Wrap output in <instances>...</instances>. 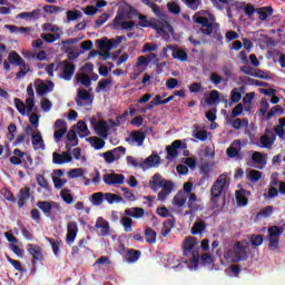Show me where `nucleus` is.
<instances>
[{"label": "nucleus", "mask_w": 285, "mask_h": 285, "mask_svg": "<svg viewBox=\"0 0 285 285\" xmlns=\"http://www.w3.org/2000/svg\"><path fill=\"white\" fill-rule=\"evenodd\" d=\"M183 257L188 268L197 271L200 261L199 247L196 237L187 236L183 242Z\"/></svg>", "instance_id": "obj_1"}, {"label": "nucleus", "mask_w": 285, "mask_h": 285, "mask_svg": "<svg viewBox=\"0 0 285 285\" xmlns=\"http://www.w3.org/2000/svg\"><path fill=\"white\" fill-rule=\"evenodd\" d=\"M138 19L140 20L138 22V26L140 28H151L154 30H157L158 35L160 36L167 35L166 30H168L169 32L173 31V27L166 20H159L156 18H150L148 20L147 16H142V14L138 16Z\"/></svg>", "instance_id": "obj_2"}, {"label": "nucleus", "mask_w": 285, "mask_h": 285, "mask_svg": "<svg viewBox=\"0 0 285 285\" xmlns=\"http://www.w3.org/2000/svg\"><path fill=\"white\" fill-rule=\"evenodd\" d=\"M248 249L249 242L248 240H238L234 244V250L232 256V262L237 264L239 262H246L248 259Z\"/></svg>", "instance_id": "obj_3"}, {"label": "nucleus", "mask_w": 285, "mask_h": 285, "mask_svg": "<svg viewBox=\"0 0 285 285\" xmlns=\"http://www.w3.org/2000/svg\"><path fill=\"white\" fill-rule=\"evenodd\" d=\"M149 187L154 191H157L158 188H163V191L170 194L173 188L175 187V184L164 179L160 174H156L154 175V177H151V180L149 181Z\"/></svg>", "instance_id": "obj_4"}, {"label": "nucleus", "mask_w": 285, "mask_h": 285, "mask_svg": "<svg viewBox=\"0 0 285 285\" xmlns=\"http://www.w3.org/2000/svg\"><path fill=\"white\" fill-rule=\"evenodd\" d=\"M284 234V227L282 226H271L268 228V240H269V249L271 250H277L278 244H279V236Z\"/></svg>", "instance_id": "obj_5"}, {"label": "nucleus", "mask_w": 285, "mask_h": 285, "mask_svg": "<svg viewBox=\"0 0 285 285\" xmlns=\"http://www.w3.org/2000/svg\"><path fill=\"white\" fill-rule=\"evenodd\" d=\"M215 18H206V17H197L194 18L195 23L200 24V32L205 36H210L214 32V23Z\"/></svg>", "instance_id": "obj_6"}, {"label": "nucleus", "mask_w": 285, "mask_h": 285, "mask_svg": "<svg viewBox=\"0 0 285 285\" xmlns=\"http://www.w3.org/2000/svg\"><path fill=\"white\" fill-rule=\"evenodd\" d=\"M36 92L39 97H45L46 95L53 91L55 83L51 80H47L46 82L43 80H36Z\"/></svg>", "instance_id": "obj_7"}, {"label": "nucleus", "mask_w": 285, "mask_h": 285, "mask_svg": "<svg viewBox=\"0 0 285 285\" xmlns=\"http://www.w3.org/2000/svg\"><path fill=\"white\" fill-rule=\"evenodd\" d=\"M185 149L187 148V144H183L181 140H174L170 146L166 148L167 151V159L173 160L175 158L179 157L178 149Z\"/></svg>", "instance_id": "obj_8"}, {"label": "nucleus", "mask_w": 285, "mask_h": 285, "mask_svg": "<svg viewBox=\"0 0 285 285\" xmlns=\"http://www.w3.org/2000/svg\"><path fill=\"white\" fill-rule=\"evenodd\" d=\"M226 184H227V177L225 175L218 176V178L216 179L215 184L210 189V195L214 198H219L222 196L224 188L226 187Z\"/></svg>", "instance_id": "obj_9"}, {"label": "nucleus", "mask_w": 285, "mask_h": 285, "mask_svg": "<svg viewBox=\"0 0 285 285\" xmlns=\"http://www.w3.org/2000/svg\"><path fill=\"white\" fill-rule=\"evenodd\" d=\"M160 156L158 154H150L144 161L139 164L141 170H149L160 165Z\"/></svg>", "instance_id": "obj_10"}, {"label": "nucleus", "mask_w": 285, "mask_h": 285, "mask_svg": "<svg viewBox=\"0 0 285 285\" xmlns=\"http://www.w3.org/2000/svg\"><path fill=\"white\" fill-rule=\"evenodd\" d=\"M92 101L94 98L87 89H79L77 91V97L75 98V102L77 104V106L85 107L91 105Z\"/></svg>", "instance_id": "obj_11"}, {"label": "nucleus", "mask_w": 285, "mask_h": 285, "mask_svg": "<svg viewBox=\"0 0 285 285\" xmlns=\"http://www.w3.org/2000/svg\"><path fill=\"white\" fill-rule=\"evenodd\" d=\"M240 151H242V142L239 139H237L232 142L229 148H227L226 155L230 159H236V160L240 161L243 158V154H240Z\"/></svg>", "instance_id": "obj_12"}, {"label": "nucleus", "mask_w": 285, "mask_h": 285, "mask_svg": "<svg viewBox=\"0 0 285 285\" xmlns=\"http://www.w3.org/2000/svg\"><path fill=\"white\" fill-rule=\"evenodd\" d=\"M76 72V66L68 60H62L61 78L65 81H71Z\"/></svg>", "instance_id": "obj_13"}, {"label": "nucleus", "mask_w": 285, "mask_h": 285, "mask_svg": "<svg viewBox=\"0 0 285 285\" xmlns=\"http://www.w3.org/2000/svg\"><path fill=\"white\" fill-rule=\"evenodd\" d=\"M168 50H171V57L175 60H178L180 62H186L188 60V53L185 49H179L178 47H164V52H167Z\"/></svg>", "instance_id": "obj_14"}, {"label": "nucleus", "mask_w": 285, "mask_h": 285, "mask_svg": "<svg viewBox=\"0 0 285 285\" xmlns=\"http://www.w3.org/2000/svg\"><path fill=\"white\" fill-rule=\"evenodd\" d=\"M102 180L107 186L122 185L125 176L121 174H105Z\"/></svg>", "instance_id": "obj_15"}, {"label": "nucleus", "mask_w": 285, "mask_h": 285, "mask_svg": "<svg viewBox=\"0 0 285 285\" xmlns=\"http://www.w3.org/2000/svg\"><path fill=\"white\" fill-rule=\"evenodd\" d=\"M276 140V136L272 130L266 129V134L259 137V147L272 149L274 141Z\"/></svg>", "instance_id": "obj_16"}, {"label": "nucleus", "mask_w": 285, "mask_h": 285, "mask_svg": "<svg viewBox=\"0 0 285 285\" xmlns=\"http://www.w3.org/2000/svg\"><path fill=\"white\" fill-rule=\"evenodd\" d=\"M95 125V131L98 135V137L102 138H108L109 137V131H110V126L106 120H98V121H92Z\"/></svg>", "instance_id": "obj_17"}, {"label": "nucleus", "mask_w": 285, "mask_h": 285, "mask_svg": "<svg viewBox=\"0 0 285 285\" xmlns=\"http://www.w3.org/2000/svg\"><path fill=\"white\" fill-rule=\"evenodd\" d=\"M28 252L32 256L31 264L33 267H36L38 262H42L43 255L41 252V247L35 244H29L28 245Z\"/></svg>", "instance_id": "obj_18"}, {"label": "nucleus", "mask_w": 285, "mask_h": 285, "mask_svg": "<svg viewBox=\"0 0 285 285\" xmlns=\"http://www.w3.org/2000/svg\"><path fill=\"white\" fill-rule=\"evenodd\" d=\"M267 154H262V151H253L252 161L257 166V169L262 170L267 166Z\"/></svg>", "instance_id": "obj_19"}, {"label": "nucleus", "mask_w": 285, "mask_h": 285, "mask_svg": "<svg viewBox=\"0 0 285 285\" xmlns=\"http://www.w3.org/2000/svg\"><path fill=\"white\" fill-rule=\"evenodd\" d=\"M53 157V164L55 165H63V164H70L73 159L72 155L69 151H62V154H57L55 151L52 154Z\"/></svg>", "instance_id": "obj_20"}, {"label": "nucleus", "mask_w": 285, "mask_h": 285, "mask_svg": "<svg viewBox=\"0 0 285 285\" xmlns=\"http://www.w3.org/2000/svg\"><path fill=\"white\" fill-rule=\"evenodd\" d=\"M78 235V224L75 223V220H71L67 225V236H66V242L71 244L76 242Z\"/></svg>", "instance_id": "obj_21"}, {"label": "nucleus", "mask_w": 285, "mask_h": 285, "mask_svg": "<svg viewBox=\"0 0 285 285\" xmlns=\"http://www.w3.org/2000/svg\"><path fill=\"white\" fill-rule=\"evenodd\" d=\"M31 144H32L35 150H39V149L45 150L46 149V144H45L43 137L39 130L31 134Z\"/></svg>", "instance_id": "obj_22"}, {"label": "nucleus", "mask_w": 285, "mask_h": 285, "mask_svg": "<svg viewBox=\"0 0 285 285\" xmlns=\"http://www.w3.org/2000/svg\"><path fill=\"white\" fill-rule=\"evenodd\" d=\"M247 196H252V191L247 189L236 190L235 197L238 206H248L249 199Z\"/></svg>", "instance_id": "obj_23"}, {"label": "nucleus", "mask_w": 285, "mask_h": 285, "mask_svg": "<svg viewBox=\"0 0 285 285\" xmlns=\"http://www.w3.org/2000/svg\"><path fill=\"white\" fill-rule=\"evenodd\" d=\"M95 227L97 229H100V235L102 237H107L110 235V224L108 220H105L104 218H98Z\"/></svg>", "instance_id": "obj_24"}, {"label": "nucleus", "mask_w": 285, "mask_h": 285, "mask_svg": "<svg viewBox=\"0 0 285 285\" xmlns=\"http://www.w3.org/2000/svg\"><path fill=\"white\" fill-rule=\"evenodd\" d=\"M119 46V41H117L116 39H110V40H100L98 42V48L100 51H105V50H112L115 48H118Z\"/></svg>", "instance_id": "obj_25"}, {"label": "nucleus", "mask_w": 285, "mask_h": 285, "mask_svg": "<svg viewBox=\"0 0 285 285\" xmlns=\"http://www.w3.org/2000/svg\"><path fill=\"white\" fill-rule=\"evenodd\" d=\"M18 198L19 208H23L27 202L30 199V187H23L22 189H20Z\"/></svg>", "instance_id": "obj_26"}, {"label": "nucleus", "mask_w": 285, "mask_h": 285, "mask_svg": "<svg viewBox=\"0 0 285 285\" xmlns=\"http://www.w3.org/2000/svg\"><path fill=\"white\" fill-rule=\"evenodd\" d=\"M213 170V168L210 167L209 164H203L202 168H200V173L203 175V177L200 178L198 185L203 186L205 185L206 181L210 180V171Z\"/></svg>", "instance_id": "obj_27"}, {"label": "nucleus", "mask_w": 285, "mask_h": 285, "mask_svg": "<svg viewBox=\"0 0 285 285\" xmlns=\"http://www.w3.org/2000/svg\"><path fill=\"white\" fill-rule=\"evenodd\" d=\"M125 215L135 219L142 218L145 216V209L141 207L127 208Z\"/></svg>", "instance_id": "obj_28"}, {"label": "nucleus", "mask_w": 285, "mask_h": 285, "mask_svg": "<svg viewBox=\"0 0 285 285\" xmlns=\"http://www.w3.org/2000/svg\"><path fill=\"white\" fill-rule=\"evenodd\" d=\"M7 61L13 66H23V62H24V60L21 58V56L17 51L9 52L7 57Z\"/></svg>", "instance_id": "obj_29"}, {"label": "nucleus", "mask_w": 285, "mask_h": 285, "mask_svg": "<svg viewBox=\"0 0 285 285\" xmlns=\"http://www.w3.org/2000/svg\"><path fill=\"white\" fill-rule=\"evenodd\" d=\"M144 236H145V242L146 243H148V244H156V242H157V233L151 227H148V226L145 227Z\"/></svg>", "instance_id": "obj_30"}, {"label": "nucleus", "mask_w": 285, "mask_h": 285, "mask_svg": "<svg viewBox=\"0 0 285 285\" xmlns=\"http://www.w3.org/2000/svg\"><path fill=\"white\" fill-rule=\"evenodd\" d=\"M175 224H176L175 217H173L171 219L164 220L163 228H161V236L164 238H166L170 234L171 229L175 227Z\"/></svg>", "instance_id": "obj_31"}, {"label": "nucleus", "mask_w": 285, "mask_h": 285, "mask_svg": "<svg viewBox=\"0 0 285 285\" xmlns=\"http://www.w3.org/2000/svg\"><path fill=\"white\" fill-rule=\"evenodd\" d=\"M230 125L236 131H238L242 128H248L249 120L248 118H235V120H230Z\"/></svg>", "instance_id": "obj_32"}, {"label": "nucleus", "mask_w": 285, "mask_h": 285, "mask_svg": "<svg viewBox=\"0 0 285 285\" xmlns=\"http://www.w3.org/2000/svg\"><path fill=\"white\" fill-rule=\"evenodd\" d=\"M256 12L258 14V20L266 21L268 17L273 14L274 10L272 7H263V8L256 9Z\"/></svg>", "instance_id": "obj_33"}, {"label": "nucleus", "mask_w": 285, "mask_h": 285, "mask_svg": "<svg viewBox=\"0 0 285 285\" xmlns=\"http://www.w3.org/2000/svg\"><path fill=\"white\" fill-rule=\"evenodd\" d=\"M142 253L137 249H129L126 254V259L129 264H135L140 259Z\"/></svg>", "instance_id": "obj_34"}, {"label": "nucleus", "mask_w": 285, "mask_h": 285, "mask_svg": "<svg viewBox=\"0 0 285 285\" xmlns=\"http://www.w3.org/2000/svg\"><path fill=\"white\" fill-rule=\"evenodd\" d=\"M205 229H206L205 220H196L194 226H191V234L194 236L202 235Z\"/></svg>", "instance_id": "obj_35"}, {"label": "nucleus", "mask_w": 285, "mask_h": 285, "mask_svg": "<svg viewBox=\"0 0 285 285\" xmlns=\"http://www.w3.org/2000/svg\"><path fill=\"white\" fill-rule=\"evenodd\" d=\"M208 105L220 104V94L218 90L214 89L209 92V96L205 99Z\"/></svg>", "instance_id": "obj_36"}, {"label": "nucleus", "mask_w": 285, "mask_h": 285, "mask_svg": "<svg viewBox=\"0 0 285 285\" xmlns=\"http://www.w3.org/2000/svg\"><path fill=\"white\" fill-rule=\"evenodd\" d=\"M88 141L96 150H101L106 146V141L99 137L92 136L88 138Z\"/></svg>", "instance_id": "obj_37"}, {"label": "nucleus", "mask_w": 285, "mask_h": 285, "mask_svg": "<svg viewBox=\"0 0 285 285\" xmlns=\"http://www.w3.org/2000/svg\"><path fill=\"white\" fill-rule=\"evenodd\" d=\"M130 137L137 142L138 146H142L146 139V134L144 131L132 130Z\"/></svg>", "instance_id": "obj_38"}, {"label": "nucleus", "mask_w": 285, "mask_h": 285, "mask_svg": "<svg viewBox=\"0 0 285 285\" xmlns=\"http://www.w3.org/2000/svg\"><path fill=\"white\" fill-rule=\"evenodd\" d=\"M40 16H41V11L36 9L33 10L32 12H22V13H19L18 16V19H26V18H29V19H33V20H38L40 19Z\"/></svg>", "instance_id": "obj_39"}, {"label": "nucleus", "mask_w": 285, "mask_h": 285, "mask_svg": "<svg viewBox=\"0 0 285 285\" xmlns=\"http://www.w3.org/2000/svg\"><path fill=\"white\" fill-rule=\"evenodd\" d=\"M105 200L109 205L119 204L122 202V197L114 193H105Z\"/></svg>", "instance_id": "obj_40"}, {"label": "nucleus", "mask_w": 285, "mask_h": 285, "mask_svg": "<svg viewBox=\"0 0 285 285\" xmlns=\"http://www.w3.org/2000/svg\"><path fill=\"white\" fill-rule=\"evenodd\" d=\"M105 202V194L102 191H97L91 195V203L94 206H101Z\"/></svg>", "instance_id": "obj_41"}, {"label": "nucleus", "mask_w": 285, "mask_h": 285, "mask_svg": "<svg viewBox=\"0 0 285 285\" xmlns=\"http://www.w3.org/2000/svg\"><path fill=\"white\" fill-rule=\"evenodd\" d=\"M36 206L40 208L43 214H47V216H49L52 210V205L48 200L37 202Z\"/></svg>", "instance_id": "obj_42"}, {"label": "nucleus", "mask_w": 285, "mask_h": 285, "mask_svg": "<svg viewBox=\"0 0 285 285\" xmlns=\"http://www.w3.org/2000/svg\"><path fill=\"white\" fill-rule=\"evenodd\" d=\"M263 174L257 169H250L247 178L250 183L256 184L262 179Z\"/></svg>", "instance_id": "obj_43"}, {"label": "nucleus", "mask_w": 285, "mask_h": 285, "mask_svg": "<svg viewBox=\"0 0 285 285\" xmlns=\"http://www.w3.org/2000/svg\"><path fill=\"white\" fill-rule=\"evenodd\" d=\"M111 85H112L111 79H101L96 87V92L99 94L101 91H107L108 86H111Z\"/></svg>", "instance_id": "obj_44"}, {"label": "nucleus", "mask_w": 285, "mask_h": 285, "mask_svg": "<svg viewBox=\"0 0 285 285\" xmlns=\"http://www.w3.org/2000/svg\"><path fill=\"white\" fill-rule=\"evenodd\" d=\"M60 33H42L40 38L47 43H53L55 41L60 39Z\"/></svg>", "instance_id": "obj_45"}, {"label": "nucleus", "mask_w": 285, "mask_h": 285, "mask_svg": "<svg viewBox=\"0 0 285 285\" xmlns=\"http://www.w3.org/2000/svg\"><path fill=\"white\" fill-rule=\"evenodd\" d=\"M0 194L7 202H16L14 194L10 189H7V187H2V189H0Z\"/></svg>", "instance_id": "obj_46"}, {"label": "nucleus", "mask_w": 285, "mask_h": 285, "mask_svg": "<svg viewBox=\"0 0 285 285\" xmlns=\"http://www.w3.org/2000/svg\"><path fill=\"white\" fill-rule=\"evenodd\" d=\"M110 151L112 154V157H114L115 161L120 160L126 155V148L122 147V146H120L118 148H115Z\"/></svg>", "instance_id": "obj_47"}, {"label": "nucleus", "mask_w": 285, "mask_h": 285, "mask_svg": "<svg viewBox=\"0 0 285 285\" xmlns=\"http://www.w3.org/2000/svg\"><path fill=\"white\" fill-rule=\"evenodd\" d=\"M60 196L67 205H71L73 203V196L70 194V189H61Z\"/></svg>", "instance_id": "obj_48"}, {"label": "nucleus", "mask_w": 285, "mask_h": 285, "mask_svg": "<svg viewBox=\"0 0 285 285\" xmlns=\"http://www.w3.org/2000/svg\"><path fill=\"white\" fill-rule=\"evenodd\" d=\"M185 6L190 9L191 11L198 10L202 6V0H183Z\"/></svg>", "instance_id": "obj_49"}, {"label": "nucleus", "mask_w": 285, "mask_h": 285, "mask_svg": "<svg viewBox=\"0 0 285 285\" xmlns=\"http://www.w3.org/2000/svg\"><path fill=\"white\" fill-rule=\"evenodd\" d=\"M67 139L68 141H75L73 144H69L67 142L66 146L67 147H73L78 145V139H77V132L73 129H70L67 134Z\"/></svg>", "instance_id": "obj_50"}, {"label": "nucleus", "mask_w": 285, "mask_h": 285, "mask_svg": "<svg viewBox=\"0 0 285 285\" xmlns=\"http://www.w3.org/2000/svg\"><path fill=\"white\" fill-rule=\"evenodd\" d=\"M282 114H284V108H282V106L279 105L274 106L267 114L266 119L271 120L275 115H282Z\"/></svg>", "instance_id": "obj_51"}, {"label": "nucleus", "mask_w": 285, "mask_h": 285, "mask_svg": "<svg viewBox=\"0 0 285 285\" xmlns=\"http://www.w3.org/2000/svg\"><path fill=\"white\" fill-rule=\"evenodd\" d=\"M36 181L38 184V186H40L41 188L49 190L50 186L48 180L45 178L43 175H36Z\"/></svg>", "instance_id": "obj_52"}, {"label": "nucleus", "mask_w": 285, "mask_h": 285, "mask_svg": "<svg viewBox=\"0 0 285 285\" xmlns=\"http://www.w3.org/2000/svg\"><path fill=\"white\" fill-rule=\"evenodd\" d=\"M77 129L79 132H82V137H88V135H90V132L88 130V126H87L86 121H83V120H78Z\"/></svg>", "instance_id": "obj_53"}, {"label": "nucleus", "mask_w": 285, "mask_h": 285, "mask_svg": "<svg viewBox=\"0 0 285 285\" xmlns=\"http://www.w3.org/2000/svg\"><path fill=\"white\" fill-rule=\"evenodd\" d=\"M249 242H250L252 246L257 247L263 244L264 237L262 235L253 234L249 237Z\"/></svg>", "instance_id": "obj_54"}, {"label": "nucleus", "mask_w": 285, "mask_h": 285, "mask_svg": "<svg viewBox=\"0 0 285 285\" xmlns=\"http://www.w3.org/2000/svg\"><path fill=\"white\" fill-rule=\"evenodd\" d=\"M186 202V197H184L181 194H177L173 199V205L181 208L183 206H185Z\"/></svg>", "instance_id": "obj_55"}, {"label": "nucleus", "mask_w": 285, "mask_h": 285, "mask_svg": "<svg viewBox=\"0 0 285 285\" xmlns=\"http://www.w3.org/2000/svg\"><path fill=\"white\" fill-rule=\"evenodd\" d=\"M121 225L124 226L125 233L132 232V219H130L129 217H124L121 219Z\"/></svg>", "instance_id": "obj_56"}, {"label": "nucleus", "mask_w": 285, "mask_h": 285, "mask_svg": "<svg viewBox=\"0 0 285 285\" xmlns=\"http://www.w3.org/2000/svg\"><path fill=\"white\" fill-rule=\"evenodd\" d=\"M168 11L175 16L180 14L181 8L178 3L171 2L167 4Z\"/></svg>", "instance_id": "obj_57"}, {"label": "nucleus", "mask_w": 285, "mask_h": 285, "mask_svg": "<svg viewBox=\"0 0 285 285\" xmlns=\"http://www.w3.org/2000/svg\"><path fill=\"white\" fill-rule=\"evenodd\" d=\"M200 262L204 266H210L214 264V256L210 254H204L200 256Z\"/></svg>", "instance_id": "obj_58"}, {"label": "nucleus", "mask_w": 285, "mask_h": 285, "mask_svg": "<svg viewBox=\"0 0 285 285\" xmlns=\"http://www.w3.org/2000/svg\"><path fill=\"white\" fill-rule=\"evenodd\" d=\"M77 81L82 86H85L86 88H89L91 86V79L87 75L78 76Z\"/></svg>", "instance_id": "obj_59"}, {"label": "nucleus", "mask_w": 285, "mask_h": 285, "mask_svg": "<svg viewBox=\"0 0 285 285\" xmlns=\"http://www.w3.org/2000/svg\"><path fill=\"white\" fill-rule=\"evenodd\" d=\"M272 214H273V207H272V206H267V207L261 209V210L257 213L256 217H258V218H259V217L267 218V217L271 216Z\"/></svg>", "instance_id": "obj_60"}, {"label": "nucleus", "mask_w": 285, "mask_h": 285, "mask_svg": "<svg viewBox=\"0 0 285 285\" xmlns=\"http://www.w3.org/2000/svg\"><path fill=\"white\" fill-rule=\"evenodd\" d=\"M19 67H20V71L17 73V78L22 79L27 73L30 72V66L23 62V65H19Z\"/></svg>", "instance_id": "obj_61"}, {"label": "nucleus", "mask_w": 285, "mask_h": 285, "mask_svg": "<svg viewBox=\"0 0 285 285\" xmlns=\"http://www.w3.org/2000/svg\"><path fill=\"white\" fill-rule=\"evenodd\" d=\"M193 137H196L200 141H205L208 137V131L207 130H198L193 134Z\"/></svg>", "instance_id": "obj_62"}, {"label": "nucleus", "mask_w": 285, "mask_h": 285, "mask_svg": "<svg viewBox=\"0 0 285 285\" xmlns=\"http://www.w3.org/2000/svg\"><path fill=\"white\" fill-rule=\"evenodd\" d=\"M14 104H16V108L18 109V111L22 116H24L26 115V105L19 98L14 99Z\"/></svg>", "instance_id": "obj_63"}, {"label": "nucleus", "mask_w": 285, "mask_h": 285, "mask_svg": "<svg viewBox=\"0 0 285 285\" xmlns=\"http://www.w3.org/2000/svg\"><path fill=\"white\" fill-rule=\"evenodd\" d=\"M49 242L52 245L53 254L57 256L60 249L61 240H55L53 238H49Z\"/></svg>", "instance_id": "obj_64"}]
</instances>
